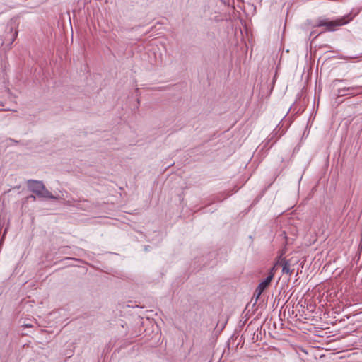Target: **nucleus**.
Instances as JSON below:
<instances>
[{
    "label": "nucleus",
    "instance_id": "9",
    "mask_svg": "<svg viewBox=\"0 0 362 362\" xmlns=\"http://www.w3.org/2000/svg\"><path fill=\"white\" fill-rule=\"evenodd\" d=\"M26 199H27V200L31 199L32 201H35L36 200V196L33 195V194H31V195L28 196Z\"/></svg>",
    "mask_w": 362,
    "mask_h": 362
},
{
    "label": "nucleus",
    "instance_id": "14",
    "mask_svg": "<svg viewBox=\"0 0 362 362\" xmlns=\"http://www.w3.org/2000/svg\"><path fill=\"white\" fill-rule=\"evenodd\" d=\"M148 246H146V247H145V250H146V251H148Z\"/></svg>",
    "mask_w": 362,
    "mask_h": 362
},
{
    "label": "nucleus",
    "instance_id": "10",
    "mask_svg": "<svg viewBox=\"0 0 362 362\" xmlns=\"http://www.w3.org/2000/svg\"><path fill=\"white\" fill-rule=\"evenodd\" d=\"M260 296L261 295H259L257 293V288L254 293V296H256V301L257 300V299L259 298Z\"/></svg>",
    "mask_w": 362,
    "mask_h": 362
},
{
    "label": "nucleus",
    "instance_id": "1",
    "mask_svg": "<svg viewBox=\"0 0 362 362\" xmlns=\"http://www.w3.org/2000/svg\"><path fill=\"white\" fill-rule=\"evenodd\" d=\"M28 189L40 198L58 200L59 197L53 195L45 186L42 181L29 180L27 182Z\"/></svg>",
    "mask_w": 362,
    "mask_h": 362
},
{
    "label": "nucleus",
    "instance_id": "7",
    "mask_svg": "<svg viewBox=\"0 0 362 362\" xmlns=\"http://www.w3.org/2000/svg\"><path fill=\"white\" fill-rule=\"evenodd\" d=\"M10 35H11V38H10V42H9V45H11L15 39L17 37V35H18V32L16 30H13L12 28H10V33H9Z\"/></svg>",
    "mask_w": 362,
    "mask_h": 362
},
{
    "label": "nucleus",
    "instance_id": "16",
    "mask_svg": "<svg viewBox=\"0 0 362 362\" xmlns=\"http://www.w3.org/2000/svg\"><path fill=\"white\" fill-rule=\"evenodd\" d=\"M137 103H138V104H139V103H140V100H139V99H138V100H137Z\"/></svg>",
    "mask_w": 362,
    "mask_h": 362
},
{
    "label": "nucleus",
    "instance_id": "2",
    "mask_svg": "<svg viewBox=\"0 0 362 362\" xmlns=\"http://www.w3.org/2000/svg\"><path fill=\"white\" fill-rule=\"evenodd\" d=\"M352 20V17H350V15L344 16L342 18L328 21L327 19H318L317 23L316 24V27H325L326 30L328 31H334L337 27L341 26L347 24Z\"/></svg>",
    "mask_w": 362,
    "mask_h": 362
},
{
    "label": "nucleus",
    "instance_id": "8",
    "mask_svg": "<svg viewBox=\"0 0 362 362\" xmlns=\"http://www.w3.org/2000/svg\"><path fill=\"white\" fill-rule=\"evenodd\" d=\"M346 80L345 79H334L333 81H332V85L333 86H335L337 83H340V82H345Z\"/></svg>",
    "mask_w": 362,
    "mask_h": 362
},
{
    "label": "nucleus",
    "instance_id": "12",
    "mask_svg": "<svg viewBox=\"0 0 362 362\" xmlns=\"http://www.w3.org/2000/svg\"><path fill=\"white\" fill-rule=\"evenodd\" d=\"M312 35H315V33L313 31L310 33V36H312Z\"/></svg>",
    "mask_w": 362,
    "mask_h": 362
},
{
    "label": "nucleus",
    "instance_id": "13",
    "mask_svg": "<svg viewBox=\"0 0 362 362\" xmlns=\"http://www.w3.org/2000/svg\"><path fill=\"white\" fill-rule=\"evenodd\" d=\"M312 35H315V33L313 31L310 33V36H312Z\"/></svg>",
    "mask_w": 362,
    "mask_h": 362
},
{
    "label": "nucleus",
    "instance_id": "3",
    "mask_svg": "<svg viewBox=\"0 0 362 362\" xmlns=\"http://www.w3.org/2000/svg\"><path fill=\"white\" fill-rule=\"evenodd\" d=\"M281 127H279V124L276 126V127L270 133L268 136L265 143L264 144L263 148H268L269 149L276 142L279 138L281 137V135L284 134V132L282 131L281 133L278 136L279 132L281 130Z\"/></svg>",
    "mask_w": 362,
    "mask_h": 362
},
{
    "label": "nucleus",
    "instance_id": "4",
    "mask_svg": "<svg viewBox=\"0 0 362 362\" xmlns=\"http://www.w3.org/2000/svg\"><path fill=\"white\" fill-rule=\"evenodd\" d=\"M362 86H353L349 87H344L337 90V97H343L347 95H356L361 89Z\"/></svg>",
    "mask_w": 362,
    "mask_h": 362
},
{
    "label": "nucleus",
    "instance_id": "11",
    "mask_svg": "<svg viewBox=\"0 0 362 362\" xmlns=\"http://www.w3.org/2000/svg\"><path fill=\"white\" fill-rule=\"evenodd\" d=\"M357 57H358L357 56H350L348 58H349V59H356Z\"/></svg>",
    "mask_w": 362,
    "mask_h": 362
},
{
    "label": "nucleus",
    "instance_id": "6",
    "mask_svg": "<svg viewBox=\"0 0 362 362\" xmlns=\"http://www.w3.org/2000/svg\"><path fill=\"white\" fill-rule=\"evenodd\" d=\"M280 264L282 265V272L287 274H292L293 272V269H291L290 268V263L286 259H283L281 262H280Z\"/></svg>",
    "mask_w": 362,
    "mask_h": 362
},
{
    "label": "nucleus",
    "instance_id": "5",
    "mask_svg": "<svg viewBox=\"0 0 362 362\" xmlns=\"http://www.w3.org/2000/svg\"><path fill=\"white\" fill-rule=\"evenodd\" d=\"M274 278V274L270 272L268 276L261 281L257 286V293L261 295L264 291L270 285Z\"/></svg>",
    "mask_w": 362,
    "mask_h": 362
},
{
    "label": "nucleus",
    "instance_id": "17",
    "mask_svg": "<svg viewBox=\"0 0 362 362\" xmlns=\"http://www.w3.org/2000/svg\"><path fill=\"white\" fill-rule=\"evenodd\" d=\"M6 233V229H5V230H4V235H5Z\"/></svg>",
    "mask_w": 362,
    "mask_h": 362
},
{
    "label": "nucleus",
    "instance_id": "15",
    "mask_svg": "<svg viewBox=\"0 0 362 362\" xmlns=\"http://www.w3.org/2000/svg\"><path fill=\"white\" fill-rule=\"evenodd\" d=\"M25 327H31V325H30L29 324H27L25 325Z\"/></svg>",
    "mask_w": 362,
    "mask_h": 362
}]
</instances>
